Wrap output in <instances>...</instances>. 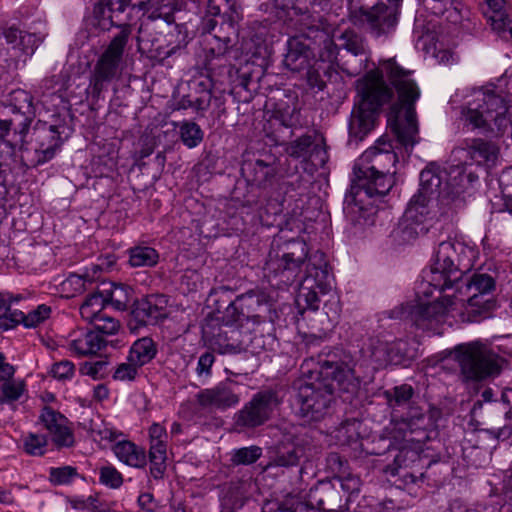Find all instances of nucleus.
<instances>
[{"instance_id":"de8ad7c7","label":"nucleus","mask_w":512,"mask_h":512,"mask_svg":"<svg viewBox=\"0 0 512 512\" xmlns=\"http://www.w3.org/2000/svg\"><path fill=\"white\" fill-rule=\"evenodd\" d=\"M150 443H167L168 434L162 425L153 423L149 428Z\"/></svg>"},{"instance_id":"a18cd8bd","label":"nucleus","mask_w":512,"mask_h":512,"mask_svg":"<svg viewBox=\"0 0 512 512\" xmlns=\"http://www.w3.org/2000/svg\"><path fill=\"white\" fill-rule=\"evenodd\" d=\"M254 170V180L257 182H263L265 180H268L275 174V168L262 160H257L255 162Z\"/></svg>"},{"instance_id":"09e8293b","label":"nucleus","mask_w":512,"mask_h":512,"mask_svg":"<svg viewBox=\"0 0 512 512\" xmlns=\"http://www.w3.org/2000/svg\"><path fill=\"white\" fill-rule=\"evenodd\" d=\"M214 362V356L211 353H204L200 356L198 363H197V374L198 376H208L209 370Z\"/></svg>"},{"instance_id":"aec40b11","label":"nucleus","mask_w":512,"mask_h":512,"mask_svg":"<svg viewBox=\"0 0 512 512\" xmlns=\"http://www.w3.org/2000/svg\"><path fill=\"white\" fill-rule=\"evenodd\" d=\"M285 61L294 69H304L310 65V40L304 36L291 37L288 42Z\"/></svg>"},{"instance_id":"dca6fc26","label":"nucleus","mask_w":512,"mask_h":512,"mask_svg":"<svg viewBox=\"0 0 512 512\" xmlns=\"http://www.w3.org/2000/svg\"><path fill=\"white\" fill-rule=\"evenodd\" d=\"M80 426L102 448L112 446L120 435L113 426L106 423L98 414H93L90 418H83Z\"/></svg>"},{"instance_id":"6e6552de","label":"nucleus","mask_w":512,"mask_h":512,"mask_svg":"<svg viewBox=\"0 0 512 512\" xmlns=\"http://www.w3.org/2000/svg\"><path fill=\"white\" fill-rule=\"evenodd\" d=\"M446 172L435 165H430L420 174V185L417 194L410 200L404 214V221L420 224L429 214V207L440 198L449 195Z\"/></svg>"},{"instance_id":"a211bd4d","label":"nucleus","mask_w":512,"mask_h":512,"mask_svg":"<svg viewBox=\"0 0 512 512\" xmlns=\"http://www.w3.org/2000/svg\"><path fill=\"white\" fill-rule=\"evenodd\" d=\"M115 457L123 464L133 468L146 466L147 457L143 447L129 440H120L111 446Z\"/></svg>"},{"instance_id":"f3484780","label":"nucleus","mask_w":512,"mask_h":512,"mask_svg":"<svg viewBox=\"0 0 512 512\" xmlns=\"http://www.w3.org/2000/svg\"><path fill=\"white\" fill-rule=\"evenodd\" d=\"M94 282V275L88 271L82 275L71 273L65 278H55L53 287L64 298H72L84 292Z\"/></svg>"},{"instance_id":"13d9d810","label":"nucleus","mask_w":512,"mask_h":512,"mask_svg":"<svg viewBox=\"0 0 512 512\" xmlns=\"http://www.w3.org/2000/svg\"><path fill=\"white\" fill-rule=\"evenodd\" d=\"M293 9L296 13L302 14L309 11V8L314 5L315 0H292Z\"/></svg>"},{"instance_id":"c756f323","label":"nucleus","mask_w":512,"mask_h":512,"mask_svg":"<svg viewBox=\"0 0 512 512\" xmlns=\"http://www.w3.org/2000/svg\"><path fill=\"white\" fill-rule=\"evenodd\" d=\"M150 473L155 479L163 477L166 470L167 449L166 443H150Z\"/></svg>"},{"instance_id":"c85d7f7f","label":"nucleus","mask_w":512,"mask_h":512,"mask_svg":"<svg viewBox=\"0 0 512 512\" xmlns=\"http://www.w3.org/2000/svg\"><path fill=\"white\" fill-rule=\"evenodd\" d=\"M158 252L148 246H136L129 250V263L132 267H151L158 263Z\"/></svg>"},{"instance_id":"f257e3e1","label":"nucleus","mask_w":512,"mask_h":512,"mask_svg":"<svg viewBox=\"0 0 512 512\" xmlns=\"http://www.w3.org/2000/svg\"><path fill=\"white\" fill-rule=\"evenodd\" d=\"M477 257L475 247L461 239L439 243L419 287L418 293L431 299L416 311L419 328L436 332L442 324L474 322L495 309L494 278L485 273L463 276V269L469 270Z\"/></svg>"},{"instance_id":"39448f33","label":"nucleus","mask_w":512,"mask_h":512,"mask_svg":"<svg viewBox=\"0 0 512 512\" xmlns=\"http://www.w3.org/2000/svg\"><path fill=\"white\" fill-rule=\"evenodd\" d=\"M318 364L313 359L305 360L301 365L304 379L299 380L294 407L304 421H318L324 417L333 391L350 392L358 387V380L348 365H334L324 362Z\"/></svg>"},{"instance_id":"9b49d317","label":"nucleus","mask_w":512,"mask_h":512,"mask_svg":"<svg viewBox=\"0 0 512 512\" xmlns=\"http://www.w3.org/2000/svg\"><path fill=\"white\" fill-rule=\"evenodd\" d=\"M367 2L368 0H357ZM370 10H362L363 21L367 23L371 32L380 36L390 32L396 25L397 19L394 6L401 0H379Z\"/></svg>"},{"instance_id":"e433bc0d","label":"nucleus","mask_w":512,"mask_h":512,"mask_svg":"<svg viewBox=\"0 0 512 512\" xmlns=\"http://www.w3.org/2000/svg\"><path fill=\"white\" fill-rule=\"evenodd\" d=\"M46 438L36 433H27L22 437L23 449L33 456L43 455L46 450Z\"/></svg>"},{"instance_id":"bf43d9fd","label":"nucleus","mask_w":512,"mask_h":512,"mask_svg":"<svg viewBox=\"0 0 512 512\" xmlns=\"http://www.w3.org/2000/svg\"><path fill=\"white\" fill-rule=\"evenodd\" d=\"M101 366L102 365L100 363H85L81 368V371L85 375L91 376L92 378H96Z\"/></svg>"},{"instance_id":"79ce46f5","label":"nucleus","mask_w":512,"mask_h":512,"mask_svg":"<svg viewBox=\"0 0 512 512\" xmlns=\"http://www.w3.org/2000/svg\"><path fill=\"white\" fill-rule=\"evenodd\" d=\"M262 450L258 446L243 447L235 450L232 460L236 464H251L261 456Z\"/></svg>"},{"instance_id":"72a5a7b5","label":"nucleus","mask_w":512,"mask_h":512,"mask_svg":"<svg viewBox=\"0 0 512 512\" xmlns=\"http://www.w3.org/2000/svg\"><path fill=\"white\" fill-rule=\"evenodd\" d=\"M98 475L99 482L110 489H118L123 484V475L111 464L99 467Z\"/></svg>"},{"instance_id":"774afa93","label":"nucleus","mask_w":512,"mask_h":512,"mask_svg":"<svg viewBox=\"0 0 512 512\" xmlns=\"http://www.w3.org/2000/svg\"><path fill=\"white\" fill-rule=\"evenodd\" d=\"M0 129L2 130L1 135L4 136L10 129V123L7 121H0Z\"/></svg>"},{"instance_id":"bb28decb","label":"nucleus","mask_w":512,"mask_h":512,"mask_svg":"<svg viewBox=\"0 0 512 512\" xmlns=\"http://www.w3.org/2000/svg\"><path fill=\"white\" fill-rule=\"evenodd\" d=\"M156 355V347L152 339L143 337L133 343L129 351V361L142 367L149 363Z\"/></svg>"},{"instance_id":"423d86ee","label":"nucleus","mask_w":512,"mask_h":512,"mask_svg":"<svg viewBox=\"0 0 512 512\" xmlns=\"http://www.w3.org/2000/svg\"><path fill=\"white\" fill-rule=\"evenodd\" d=\"M508 87V101L490 91L476 90L467 100L462 110V120L470 129L491 128L503 130L506 126V115L512 108V74Z\"/></svg>"},{"instance_id":"4d7b16f0","label":"nucleus","mask_w":512,"mask_h":512,"mask_svg":"<svg viewBox=\"0 0 512 512\" xmlns=\"http://www.w3.org/2000/svg\"><path fill=\"white\" fill-rule=\"evenodd\" d=\"M147 52L151 58L164 60L172 55L174 48L163 50L161 46L154 47V43H152V47Z\"/></svg>"},{"instance_id":"0e129e2a","label":"nucleus","mask_w":512,"mask_h":512,"mask_svg":"<svg viewBox=\"0 0 512 512\" xmlns=\"http://www.w3.org/2000/svg\"><path fill=\"white\" fill-rule=\"evenodd\" d=\"M0 502L4 504H10L13 502L12 494L7 490L0 489Z\"/></svg>"},{"instance_id":"f704fd0d","label":"nucleus","mask_w":512,"mask_h":512,"mask_svg":"<svg viewBox=\"0 0 512 512\" xmlns=\"http://www.w3.org/2000/svg\"><path fill=\"white\" fill-rule=\"evenodd\" d=\"M298 460V449L294 444H289L288 446L282 445L277 447L273 464L275 466L288 467L296 465Z\"/></svg>"},{"instance_id":"338daca9","label":"nucleus","mask_w":512,"mask_h":512,"mask_svg":"<svg viewBox=\"0 0 512 512\" xmlns=\"http://www.w3.org/2000/svg\"><path fill=\"white\" fill-rule=\"evenodd\" d=\"M170 512H186V510L181 503H178V504L171 505Z\"/></svg>"},{"instance_id":"0eeeda50","label":"nucleus","mask_w":512,"mask_h":512,"mask_svg":"<svg viewBox=\"0 0 512 512\" xmlns=\"http://www.w3.org/2000/svg\"><path fill=\"white\" fill-rule=\"evenodd\" d=\"M455 357L462 374L470 380H484L498 376L507 361L499 356L490 345L480 340L458 345Z\"/></svg>"},{"instance_id":"393cba45","label":"nucleus","mask_w":512,"mask_h":512,"mask_svg":"<svg viewBox=\"0 0 512 512\" xmlns=\"http://www.w3.org/2000/svg\"><path fill=\"white\" fill-rule=\"evenodd\" d=\"M462 152H466L470 157V163H475L478 165L493 163L497 158L496 148L486 142L481 140H473L471 144L467 146L465 149L457 150L456 153L460 154Z\"/></svg>"},{"instance_id":"8fccbe9b","label":"nucleus","mask_w":512,"mask_h":512,"mask_svg":"<svg viewBox=\"0 0 512 512\" xmlns=\"http://www.w3.org/2000/svg\"><path fill=\"white\" fill-rule=\"evenodd\" d=\"M352 430L353 432L355 431V422L343 424L336 430L335 438L337 439V442L341 445L348 444L353 439V435L347 434Z\"/></svg>"},{"instance_id":"cd10ccee","label":"nucleus","mask_w":512,"mask_h":512,"mask_svg":"<svg viewBox=\"0 0 512 512\" xmlns=\"http://www.w3.org/2000/svg\"><path fill=\"white\" fill-rule=\"evenodd\" d=\"M27 394L26 383L23 379L4 380L0 393V405L4 403L12 404L21 400Z\"/></svg>"},{"instance_id":"37998d69","label":"nucleus","mask_w":512,"mask_h":512,"mask_svg":"<svg viewBox=\"0 0 512 512\" xmlns=\"http://www.w3.org/2000/svg\"><path fill=\"white\" fill-rule=\"evenodd\" d=\"M74 364L68 360H63L52 365L50 374L58 380H68L74 376Z\"/></svg>"},{"instance_id":"c03bdc74","label":"nucleus","mask_w":512,"mask_h":512,"mask_svg":"<svg viewBox=\"0 0 512 512\" xmlns=\"http://www.w3.org/2000/svg\"><path fill=\"white\" fill-rule=\"evenodd\" d=\"M310 145V137H301L290 144V146L287 149V152L290 156H293L295 158H301L307 154Z\"/></svg>"},{"instance_id":"052dcab7","label":"nucleus","mask_w":512,"mask_h":512,"mask_svg":"<svg viewBox=\"0 0 512 512\" xmlns=\"http://www.w3.org/2000/svg\"><path fill=\"white\" fill-rule=\"evenodd\" d=\"M109 391L105 385L99 384L93 389V397L97 401H103L108 398Z\"/></svg>"},{"instance_id":"20e7f679","label":"nucleus","mask_w":512,"mask_h":512,"mask_svg":"<svg viewBox=\"0 0 512 512\" xmlns=\"http://www.w3.org/2000/svg\"><path fill=\"white\" fill-rule=\"evenodd\" d=\"M392 149L390 141L381 137L356 161L351 193L346 196L344 207L351 221L364 226L374 223L377 200L394 185L396 171L391 172L386 167V163L395 166L398 161L397 153Z\"/></svg>"},{"instance_id":"7c9ffc66","label":"nucleus","mask_w":512,"mask_h":512,"mask_svg":"<svg viewBox=\"0 0 512 512\" xmlns=\"http://www.w3.org/2000/svg\"><path fill=\"white\" fill-rule=\"evenodd\" d=\"M307 256L306 244L301 241H292L287 244L286 252L282 255L285 269L298 266Z\"/></svg>"},{"instance_id":"e2e57ef3","label":"nucleus","mask_w":512,"mask_h":512,"mask_svg":"<svg viewBox=\"0 0 512 512\" xmlns=\"http://www.w3.org/2000/svg\"><path fill=\"white\" fill-rule=\"evenodd\" d=\"M224 0H209L208 8L209 12L213 15H219L221 12V5Z\"/></svg>"},{"instance_id":"b1692460","label":"nucleus","mask_w":512,"mask_h":512,"mask_svg":"<svg viewBox=\"0 0 512 512\" xmlns=\"http://www.w3.org/2000/svg\"><path fill=\"white\" fill-rule=\"evenodd\" d=\"M50 315L51 308L41 304L27 314L18 310L10 312V321L14 324H22L25 328H36L44 323Z\"/></svg>"},{"instance_id":"c9c22d12","label":"nucleus","mask_w":512,"mask_h":512,"mask_svg":"<svg viewBox=\"0 0 512 512\" xmlns=\"http://www.w3.org/2000/svg\"><path fill=\"white\" fill-rule=\"evenodd\" d=\"M180 137L184 145L191 149L201 143L203 139V133L197 124L192 122H184L180 126Z\"/></svg>"},{"instance_id":"58836bf2","label":"nucleus","mask_w":512,"mask_h":512,"mask_svg":"<svg viewBox=\"0 0 512 512\" xmlns=\"http://www.w3.org/2000/svg\"><path fill=\"white\" fill-rule=\"evenodd\" d=\"M92 325L95 328L94 332H97L99 335H115L120 330L119 321L106 314L101 315Z\"/></svg>"},{"instance_id":"473e14b6","label":"nucleus","mask_w":512,"mask_h":512,"mask_svg":"<svg viewBox=\"0 0 512 512\" xmlns=\"http://www.w3.org/2000/svg\"><path fill=\"white\" fill-rule=\"evenodd\" d=\"M424 8L434 15H444L447 13V19L456 21L458 19V10L453 6L452 0H422Z\"/></svg>"},{"instance_id":"6e6d98bb","label":"nucleus","mask_w":512,"mask_h":512,"mask_svg":"<svg viewBox=\"0 0 512 512\" xmlns=\"http://www.w3.org/2000/svg\"><path fill=\"white\" fill-rule=\"evenodd\" d=\"M14 373V367L11 364L5 362L3 355L0 354V381L12 378Z\"/></svg>"},{"instance_id":"4c0bfd02","label":"nucleus","mask_w":512,"mask_h":512,"mask_svg":"<svg viewBox=\"0 0 512 512\" xmlns=\"http://www.w3.org/2000/svg\"><path fill=\"white\" fill-rule=\"evenodd\" d=\"M372 358L378 367L387 366L389 364H398L400 357L394 353L393 347L388 344L381 343L372 351Z\"/></svg>"},{"instance_id":"f03ea898","label":"nucleus","mask_w":512,"mask_h":512,"mask_svg":"<svg viewBox=\"0 0 512 512\" xmlns=\"http://www.w3.org/2000/svg\"><path fill=\"white\" fill-rule=\"evenodd\" d=\"M384 73L398 94V103L389 112L388 124L400 146L409 153L418 142V125L412 105L420 91L411 72L400 67L394 58L381 61L379 68L357 81L358 100L349 120V141H362L375 128L380 107L393 98L392 89L383 81Z\"/></svg>"},{"instance_id":"4be33fe9","label":"nucleus","mask_w":512,"mask_h":512,"mask_svg":"<svg viewBox=\"0 0 512 512\" xmlns=\"http://www.w3.org/2000/svg\"><path fill=\"white\" fill-rule=\"evenodd\" d=\"M488 6L486 16L493 30L501 34L505 39L512 40V27L504 11L505 0H485Z\"/></svg>"},{"instance_id":"5701e85b","label":"nucleus","mask_w":512,"mask_h":512,"mask_svg":"<svg viewBox=\"0 0 512 512\" xmlns=\"http://www.w3.org/2000/svg\"><path fill=\"white\" fill-rule=\"evenodd\" d=\"M100 291L106 304L110 303L117 310H125L133 300L132 288L124 284L109 283Z\"/></svg>"},{"instance_id":"69168bd1","label":"nucleus","mask_w":512,"mask_h":512,"mask_svg":"<svg viewBox=\"0 0 512 512\" xmlns=\"http://www.w3.org/2000/svg\"><path fill=\"white\" fill-rule=\"evenodd\" d=\"M14 95L17 99H22L23 101H25L27 103V107L31 106V104H32L31 97L25 91H22V90L16 91V92H14Z\"/></svg>"},{"instance_id":"2f4dec72","label":"nucleus","mask_w":512,"mask_h":512,"mask_svg":"<svg viewBox=\"0 0 512 512\" xmlns=\"http://www.w3.org/2000/svg\"><path fill=\"white\" fill-rule=\"evenodd\" d=\"M197 401L203 409H219L224 402V390L220 386L204 389L197 394Z\"/></svg>"},{"instance_id":"f8f14e48","label":"nucleus","mask_w":512,"mask_h":512,"mask_svg":"<svg viewBox=\"0 0 512 512\" xmlns=\"http://www.w3.org/2000/svg\"><path fill=\"white\" fill-rule=\"evenodd\" d=\"M60 147V137L54 126L38 131L35 144L24 151L23 158L38 166L50 161Z\"/></svg>"},{"instance_id":"1a4fd4ad","label":"nucleus","mask_w":512,"mask_h":512,"mask_svg":"<svg viewBox=\"0 0 512 512\" xmlns=\"http://www.w3.org/2000/svg\"><path fill=\"white\" fill-rule=\"evenodd\" d=\"M332 286L333 276L329 273L322 254H315L306 266V276L296 297L297 306L303 310H317L319 294H327Z\"/></svg>"},{"instance_id":"864d4df0","label":"nucleus","mask_w":512,"mask_h":512,"mask_svg":"<svg viewBox=\"0 0 512 512\" xmlns=\"http://www.w3.org/2000/svg\"><path fill=\"white\" fill-rule=\"evenodd\" d=\"M100 263L92 265V274L94 275V279L96 278V274L98 271L108 270L110 269L116 262L114 255H107L104 259H99Z\"/></svg>"},{"instance_id":"ea45409f","label":"nucleus","mask_w":512,"mask_h":512,"mask_svg":"<svg viewBox=\"0 0 512 512\" xmlns=\"http://www.w3.org/2000/svg\"><path fill=\"white\" fill-rule=\"evenodd\" d=\"M141 367L133 361H129L127 357L126 362L120 363L113 374V378L119 381H132L138 375V371Z\"/></svg>"},{"instance_id":"680f3d73","label":"nucleus","mask_w":512,"mask_h":512,"mask_svg":"<svg viewBox=\"0 0 512 512\" xmlns=\"http://www.w3.org/2000/svg\"><path fill=\"white\" fill-rule=\"evenodd\" d=\"M342 488L351 489L352 491L358 490L359 479L358 478H347L342 480Z\"/></svg>"},{"instance_id":"6ab92c4d","label":"nucleus","mask_w":512,"mask_h":512,"mask_svg":"<svg viewBox=\"0 0 512 512\" xmlns=\"http://www.w3.org/2000/svg\"><path fill=\"white\" fill-rule=\"evenodd\" d=\"M105 345L101 335L94 331H81L72 335L68 343L69 350L78 356L96 354Z\"/></svg>"},{"instance_id":"4468645a","label":"nucleus","mask_w":512,"mask_h":512,"mask_svg":"<svg viewBox=\"0 0 512 512\" xmlns=\"http://www.w3.org/2000/svg\"><path fill=\"white\" fill-rule=\"evenodd\" d=\"M40 421L49 431L52 441L59 447H70L74 436L67 425V419L50 407H45L40 415Z\"/></svg>"},{"instance_id":"603ef678","label":"nucleus","mask_w":512,"mask_h":512,"mask_svg":"<svg viewBox=\"0 0 512 512\" xmlns=\"http://www.w3.org/2000/svg\"><path fill=\"white\" fill-rule=\"evenodd\" d=\"M412 396V388L409 385H401L394 388V399L396 403L406 402Z\"/></svg>"},{"instance_id":"3c124183","label":"nucleus","mask_w":512,"mask_h":512,"mask_svg":"<svg viewBox=\"0 0 512 512\" xmlns=\"http://www.w3.org/2000/svg\"><path fill=\"white\" fill-rule=\"evenodd\" d=\"M229 4V12L226 10V19L230 24L238 22L242 18L241 7L235 0H226Z\"/></svg>"},{"instance_id":"a19ab883","label":"nucleus","mask_w":512,"mask_h":512,"mask_svg":"<svg viewBox=\"0 0 512 512\" xmlns=\"http://www.w3.org/2000/svg\"><path fill=\"white\" fill-rule=\"evenodd\" d=\"M77 477L76 469L71 466L51 468L50 481L56 485H66Z\"/></svg>"},{"instance_id":"2eb2a0df","label":"nucleus","mask_w":512,"mask_h":512,"mask_svg":"<svg viewBox=\"0 0 512 512\" xmlns=\"http://www.w3.org/2000/svg\"><path fill=\"white\" fill-rule=\"evenodd\" d=\"M166 303L167 300L162 295L139 301L132 311L133 318L139 325L156 324L167 316Z\"/></svg>"},{"instance_id":"412c9836","label":"nucleus","mask_w":512,"mask_h":512,"mask_svg":"<svg viewBox=\"0 0 512 512\" xmlns=\"http://www.w3.org/2000/svg\"><path fill=\"white\" fill-rule=\"evenodd\" d=\"M3 35L17 56L32 55L38 45V38L34 34L26 33L15 27L5 29Z\"/></svg>"},{"instance_id":"7ed1b4c3","label":"nucleus","mask_w":512,"mask_h":512,"mask_svg":"<svg viewBox=\"0 0 512 512\" xmlns=\"http://www.w3.org/2000/svg\"><path fill=\"white\" fill-rule=\"evenodd\" d=\"M161 4L156 0H95L92 14L86 25L98 31L120 28L94 66L90 80L93 93L99 94L113 79L121 76L126 67L125 48L131 35V28L140 21L137 37L138 49L142 51L144 39V18L156 20L161 17Z\"/></svg>"},{"instance_id":"9d476101","label":"nucleus","mask_w":512,"mask_h":512,"mask_svg":"<svg viewBox=\"0 0 512 512\" xmlns=\"http://www.w3.org/2000/svg\"><path fill=\"white\" fill-rule=\"evenodd\" d=\"M280 400L271 391L260 392L237 415L236 424L244 427H255L267 421L278 409Z\"/></svg>"},{"instance_id":"a878e982","label":"nucleus","mask_w":512,"mask_h":512,"mask_svg":"<svg viewBox=\"0 0 512 512\" xmlns=\"http://www.w3.org/2000/svg\"><path fill=\"white\" fill-rule=\"evenodd\" d=\"M105 305L106 298L99 290L85 298L79 309L80 315L83 320L92 324L95 320L104 314L103 309Z\"/></svg>"},{"instance_id":"ddd939ff","label":"nucleus","mask_w":512,"mask_h":512,"mask_svg":"<svg viewBox=\"0 0 512 512\" xmlns=\"http://www.w3.org/2000/svg\"><path fill=\"white\" fill-rule=\"evenodd\" d=\"M339 48L346 49L353 56L365 53V44L360 36L352 31L334 32L332 39L325 45V51L320 53V60L333 62L337 57Z\"/></svg>"},{"instance_id":"49530a36","label":"nucleus","mask_w":512,"mask_h":512,"mask_svg":"<svg viewBox=\"0 0 512 512\" xmlns=\"http://www.w3.org/2000/svg\"><path fill=\"white\" fill-rule=\"evenodd\" d=\"M139 508L144 512H156L158 502L150 492H141L137 498Z\"/></svg>"},{"instance_id":"5fc2aeb1","label":"nucleus","mask_w":512,"mask_h":512,"mask_svg":"<svg viewBox=\"0 0 512 512\" xmlns=\"http://www.w3.org/2000/svg\"><path fill=\"white\" fill-rule=\"evenodd\" d=\"M434 57L438 63L443 65H451L457 61V57L450 50H437L434 53Z\"/></svg>"}]
</instances>
